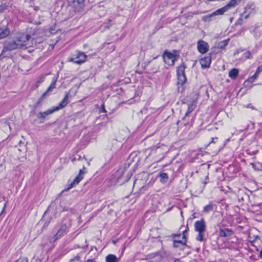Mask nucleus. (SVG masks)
<instances>
[{"mask_svg":"<svg viewBox=\"0 0 262 262\" xmlns=\"http://www.w3.org/2000/svg\"><path fill=\"white\" fill-rule=\"evenodd\" d=\"M14 38L20 48L30 47L33 45L34 37L27 32H17Z\"/></svg>","mask_w":262,"mask_h":262,"instance_id":"nucleus-1","label":"nucleus"},{"mask_svg":"<svg viewBox=\"0 0 262 262\" xmlns=\"http://www.w3.org/2000/svg\"><path fill=\"white\" fill-rule=\"evenodd\" d=\"M244 56L247 59H252L253 58V56L252 55V53L249 51H247L246 52H245L244 54Z\"/></svg>","mask_w":262,"mask_h":262,"instance_id":"nucleus-25","label":"nucleus"},{"mask_svg":"<svg viewBox=\"0 0 262 262\" xmlns=\"http://www.w3.org/2000/svg\"><path fill=\"white\" fill-rule=\"evenodd\" d=\"M54 112H55V111L52 108L45 112L39 113L37 116L38 118L44 119L47 116L53 113Z\"/></svg>","mask_w":262,"mask_h":262,"instance_id":"nucleus-17","label":"nucleus"},{"mask_svg":"<svg viewBox=\"0 0 262 262\" xmlns=\"http://www.w3.org/2000/svg\"><path fill=\"white\" fill-rule=\"evenodd\" d=\"M163 58L165 63L169 66H173L174 62L178 59V56L166 51L163 55Z\"/></svg>","mask_w":262,"mask_h":262,"instance_id":"nucleus-3","label":"nucleus"},{"mask_svg":"<svg viewBox=\"0 0 262 262\" xmlns=\"http://www.w3.org/2000/svg\"><path fill=\"white\" fill-rule=\"evenodd\" d=\"M68 96V94H67L61 102L58 104V105L53 107L55 112L64 108L68 105L69 103Z\"/></svg>","mask_w":262,"mask_h":262,"instance_id":"nucleus-14","label":"nucleus"},{"mask_svg":"<svg viewBox=\"0 0 262 262\" xmlns=\"http://www.w3.org/2000/svg\"><path fill=\"white\" fill-rule=\"evenodd\" d=\"M15 262H28L27 258L26 257H20Z\"/></svg>","mask_w":262,"mask_h":262,"instance_id":"nucleus-29","label":"nucleus"},{"mask_svg":"<svg viewBox=\"0 0 262 262\" xmlns=\"http://www.w3.org/2000/svg\"><path fill=\"white\" fill-rule=\"evenodd\" d=\"M188 227L183 231L182 234H176L173 236V242L174 244H180L182 245H186V233Z\"/></svg>","mask_w":262,"mask_h":262,"instance_id":"nucleus-4","label":"nucleus"},{"mask_svg":"<svg viewBox=\"0 0 262 262\" xmlns=\"http://www.w3.org/2000/svg\"><path fill=\"white\" fill-rule=\"evenodd\" d=\"M211 61V57L209 56H207L201 58L200 62L202 68H207L210 66Z\"/></svg>","mask_w":262,"mask_h":262,"instance_id":"nucleus-16","label":"nucleus"},{"mask_svg":"<svg viewBox=\"0 0 262 262\" xmlns=\"http://www.w3.org/2000/svg\"><path fill=\"white\" fill-rule=\"evenodd\" d=\"M214 204L210 202L209 204L204 207L203 211L208 213L214 209Z\"/></svg>","mask_w":262,"mask_h":262,"instance_id":"nucleus-23","label":"nucleus"},{"mask_svg":"<svg viewBox=\"0 0 262 262\" xmlns=\"http://www.w3.org/2000/svg\"><path fill=\"white\" fill-rule=\"evenodd\" d=\"M186 66L184 63H182L178 68L177 70L178 84L183 85L186 81L187 78L185 74Z\"/></svg>","mask_w":262,"mask_h":262,"instance_id":"nucleus-2","label":"nucleus"},{"mask_svg":"<svg viewBox=\"0 0 262 262\" xmlns=\"http://www.w3.org/2000/svg\"><path fill=\"white\" fill-rule=\"evenodd\" d=\"M258 75L259 74L255 72L253 76L249 78L248 81H249L250 82H254V80L258 77Z\"/></svg>","mask_w":262,"mask_h":262,"instance_id":"nucleus-26","label":"nucleus"},{"mask_svg":"<svg viewBox=\"0 0 262 262\" xmlns=\"http://www.w3.org/2000/svg\"><path fill=\"white\" fill-rule=\"evenodd\" d=\"M245 51V49H239L237 50L234 54V55H235L236 54H237L241 52H243Z\"/></svg>","mask_w":262,"mask_h":262,"instance_id":"nucleus-32","label":"nucleus"},{"mask_svg":"<svg viewBox=\"0 0 262 262\" xmlns=\"http://www.w3.org/2000/svg\"><path fill=\"white\" fill-rule=\"evenodd\" d=\"M160 177L161 178L160 181L163 183L166 182L168 179V174L166 173H161L160 174Z\"/></svg>","mask_w":262,"mask_h":262,"instance_id":"nucleus-24","label":"nucleus"},{"mask_svg":"<svg viewBox=\"0 0 262 262\" xmlns=\"http://www.w3.org/2000/svg\"><path fill=\"white\" fill-rule=\"evenodd\" d=\"M214 139H217V138H212V141H211V142L214 143Z\"/></svg>","mask_w":262,"mask_h":262,"instance_id":"nucleus-38","label":"nucleus"},{"mask_svg":"<svg viewBox=\"0 0 262 262\" xmlns=\"http://www.w3.org/2000/svg\"><path fill=\"white\" fill-rule=\"evenodd\" d=\"M7 9V6L5 5H2L0 6V11H3Z\"/></svg>","mask_w":262,"mask_h":262,"instance_id":"nucleus-31","label":"nucleus"},{"mask_svg":"<svg viewBox=\"0 0 262 262\" xmlns=\"http://www.w3.org/2000/svg\"><path fill=\"white\" fill-rule=\"evenodd\" d=\"M55 83L56 81H53L52 82V83L50 84L49 87L47 90L46 92L42 94V98H45L49 92H51L55 88Z\"/></svg>","mask_w":262,"mask_h":262,"instance_id":"nucleus-21","label":"nucleus"},{"mask_svg":"<svg viewBox=\"0 0 262 262\" xmlns=\"http://www.w3.org/2000/svg\"><path fill=\"white\" fill-rule=\"evenodd\" d=\"M84 173V172L82 171V169H80L79 173L78 176L76 177L75 179L71 182H69L68 184V188L67 190H69L70 189L75 187L83 179L82 174Z\"/></svg>","mask_w":262,"mask_h":262,"instance_id":"nucleus-10","label":"nucleus"},{"mask_svg":"<svg viewBox=\"0 0 262 262\" xmlns=\"http://www.w3.org/2000/svg\"><path fill=\"white\" fill-rule=\"evenodd\" d=\"M239 71L237 69H232L229 73V76L232 79H235L237 76Z\"/></svg>","mask_w":262,"mask_h":262,"instance_id":"nucleus-22","label":"nucleus"},{"mask_svg":"<svg viewBox=\"0 0 262 262\" xmlns=\"http://www.w3.org/2000/svg\"><path fill=\"white\" fill-rule=\"evenodd\" d=\"M195 106L196 104L195 102H193L190 103L188 106V110L185 115L184 118L187 117L189 115V114L194 110Z\"/></svg>","mask_w":262,"mask_h":262,"instance_id":"nucleus-20","label":"nucleus"},{"mask_svg":"<svg viewBox=\"0 0 262 262\" xmlns=\"http://www.w3.org/2000/svg\"><path fill=\"white\" fill-rule=\"evenodd\" d=\"M225 42H227V41H225ZM226 44H227V43H225V45H226Z\"/></svg>","mask_w":262,"mask_h":262,"instance_id":"nucleus-39","label":"nucleus"},{"mask_svg":"<svg viewBox=\"0 0 262 262\" xmlns=\"http://www.w3.org/2000/svg\"><path fill=\"white\" fill-rule=\"evenodd\" d=\"M259 241H260V239H259V237L257 236H256L255 237V238H254V239H253V240H252L251 239V237H250V239H249V242H250L251 243H253L254 242H255V243H257V244H259L258 242Z\"/></svg>","mask_w":262,"mask_h":262,"instance_id":"nucleus-28","label":"nucleus"},{"mask_svg":"<svg viewBox=\"0 0 262 262\" xmlns=\"http://www.w3.org/2000/svg\"><path fill=\"white\" fill-rule=\"evenodd\" d=\"M224 13L221 9H219L212 13L205 15L202 17V20L205 22H210L211 21L215 20V16L219 15H223Z\"/></svg>","mask_w":262,"mask_h":262,"instance_id":"nucleus-8","label":"nucleus"},{"mask_svg":"<svg viewBox=\"0 0 262 262\" xmlns=\"http://www.w3.org/2000/svg\"><path fill=\"white\" fill-rule=\"evenodd\" d=\"M262 72V65L258 67L257 68L256 72L258 74Z\"/></svg>","mask_w":262,"mask_h":262,"instance_id":"nucleus-33","label":"nucleus"},{"mask_svg":"<svg viewBox=\"0 0 262 262\" xmlns=\"http://www.w3.org/2000/svg\"><path fill=\"white\" fill-rule=\"evenodd\" d=\"M112 20L111 19H108L107 20V23L106 24V25L104 26L105 29H109L110 26H111Z\"/></svg>","mask_w":262,"mask_h":262,"instance_id":"nucleus-30","label":"nucleus"},{"mask_svg":"<svg viewBox=\"0 0 262 262\" xmlns=\"http://www.w3.org/2000/svg\"><path fill=\"white\" fill-rule=\"evenodd\" d=\"M219 234L221 237H225L232 238L234 236V233L232 230L229 229H220Z\"/></svg>","mask_w":262,"mask_h":262,"instance_id":"nucleus-13","label":"nucleus"},{"mask_svg":"<svg viewBox=\"0 0 262 262\" xmlns=\"http://www.w3.org/2000/svg\"><path fill=\"white\" fill-rule=\"evenodd\" d=\"M196 239L199 241H202L204 239V232H199V234L196 237Z\"/></svg>","mask_w":262,"mask_h":262,"instance_id":"nucleus-27","label":"nucleus"},{"mask_svg":"<svg viewBox=\"0 0 262 262\" xmlns=\"http://www.w3.org/2000/svg\"><path fill=\"white\" fill-rule=\"evenodd\" d=\"M87 56L83 52L77 51L74 57L70 59V61L76 64H81L86 61Z\"/></svg>","mask_w":262,"mask_h":262,"instance_id":"nucleus-5","label":"nucleus"},{"mask_svg":"<svg viewBox=\"0 0 262 262\" xmlns=\"http://www.w3.org/2000/svg\"><path fill=\"white\" fill-rule=\"evenodd\" d=\"M68 232L67 227L66 225L62 226L58 230L56 234L52 238H50V242L54 243L58 239L62 237L64 234L67 233Z\"/></svg>","mask_w":262,"mask_h":262,"instance_id":"nucleus-7","label":"nucleus"},{"mask_svg":"<svg viewBox=\"0 0 262 262\" xmlns=\"http://www.w3.org/2000/svg\"><path fill=\"white\" fill-rule=\"evenodd\" d=\"M194 228L198 232H204L206 229L205 223L204 220L198 221L194 223Z\"/></svg>","mask_w":262,"mask_h":262,"instance_id":"nucleus-12","label":"nucleus"},{"mask_svg":"<svg viewBox=\"0 0 262 262\" xmlns=\"http://www.w3.org/2000/svg\"><path fill=\"white\" fill-rule=\"evenodd\" d=\"M10 34V30L6 28L0 29V39H3L8 36Z\"/></svg>","mask_w":262,"mask_h":262,"instance_id":"nucleus-18","label":"nucleus"},{"mask_svg":"<svg viewBox=\"0 0 262 262\" xmlns=\"http://www.w3.org/2000/svg\"><path fill=\"white\" fill-rule=\"evenodd\" d=\"M85 0H73L72 7L76 12H80L83 11Z\"/></svg>","mask_w":262,"mask_h":262,"instance_id":"nucleus-6","label":"nucleus"},{"mask_svg":"<svg viewBox=\"0 0 262 262\" xmlns=\"http://www.w3.org/2000/svg\"><path fill=\"white\" fill-rule=\"evenodd\" d=\"M197 48L200 53L205 54L209 50V46L205 41L200 40L198 42Z\"/></svg>","mask_w":262,"mask_h":262,"instance_id":"nucleus-11","label":"nucleus"},{"mask_svg":"<svg viewBox=\"0 0 262 262\" xmlns=\"http://www.w3.org/2000/svg\"><path fill=\"white\" fill-rule=\"evenodd\" d=\"M102 108H101V112H103V113H105L106 111L105 109V107H104V104H103L101 106Z\"/></svg>","mask_w":262,"mask_h":262,"instance_id":"nucleus-34","label":"nucleus"},{"mask_svg":"<svg viewBox=\"0 0 262 262\" xmlns=\"http://www.w3.org/2000/svg\"><path fill=\"white\" fill-rule=\"evenodd\" d=\"M105 260L106 262H118L119 258H117L115 255L109 254L106 257Z\"/></svg>","mask_w":262,"mask_h":262,"instance_id":"nucleus-19","label":"nucleus"},{"mask_svg":"<svg viewBox=\"0 0 262 262\" xmlns=\"http://www.w3.org/2000/svg\"><path fill=\"white\" fill-rule=\"evenodd\" d=\"M174 262H182L179 259H176L174 260Z\"/></svg>","mask_w":262,"mask_h":262,"instance_id":"nucleus-36","label":"nucleus"},{"mask_svg":"<svg viewBox=\"0 0 262 262\" xmlns=\"http://www.w3.org/2000/svg\"><path fill=\"white\" fill-rule=\"evenodd\" d=\"M85 262H96V261L94 259H88Z\"/></svg>","mask_w":262,"mask_h":262,"instance_id":"nucleus-35","label":"nucleus"},{"mask_svg":"<svg viewBox=\"0 0 262 262\" xmlns=\"http://www.w3.org/2000/svg\"><path fill=\"white\" fill-rule=\"evenodd\" d=\"M240 0H231L230 2L228 3L226 6L224 7L220 8L223 13L227 12L229 10L230 8L234 7L237 4L238 2H239Z\"/></svg>","mask_w":262,"mask_h":262,"instance_id":"nucleus-15","label":"nucleus"},{"mask_svg":"<svg viewBox=\"0 0 262 262\" xmlns=\"http://www.w3.org/2000/svg\"><path fill=\"white\" fill-rule=\"evenodd\" d=\"M259 257L262 258V249L261 250L259 254Z\"/></svg>","mask_w":262,"mask_h":262,"instance_id":"nucleus-37","label":"nucleus"},{"mask_svg":"<svg viewBox=\"0 0 262 262\" xmlns=\"http://www.w3.org/2000/svg\"><path fill=\"white\" fill-rule=\"evenodd\" d=\"M17 48H20V47L18 46L15 38L13 40L6 41L4 43V49L7 50L11 51Z\"/></svg>","mask_w":262,"mask_h":262,"instance_id":"nucleus-9","label":"nucleus"}]
</instances>
